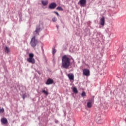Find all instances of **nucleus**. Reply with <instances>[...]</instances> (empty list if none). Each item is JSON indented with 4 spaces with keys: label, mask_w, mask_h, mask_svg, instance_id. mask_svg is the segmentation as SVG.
<instances>
[{
    "label": "nucleus",
    "mask_w": 126,
    "mask_h": 126,
    "mask_svg": "<svg viewBox=\"0 0 126 126\" xmlns=\"http://www.w3.org/2000/svg\"><path fill=\"white\" fill-rule=\"evenodd\" d=\"M63 112H64V115L65 116V115H66V112L64 111Z\"/></svg>",
    "instance_id": "a878e982"
},
{
    "label": "nucleus",
    "mask_w": 126,
    "mask_h": 126,
    "mask_svg": "<svg viewBox=\"0 0 126 126\" xmlns=\"http://www.w3.org/2000/svg\"><path fill=\"white\" fill-rule=\"evenodd\" d=\"M29 58L27 59V61L32 64L35 63V60L33 58L34 55L32 53H30L29 55Z\"/></svg>",
    "instance_id": "7ed1b4c3"
},
{
    "label": "nucleus",
    "mask_w": 126,
    "mask_h": 126,
    "mask_svg": "<svg viewBox=\"0 0 126 126\" xmlns=\"http://www.w3.org/2000/svg\"><path fill=\"white\" fill-rule=\"evenodd\" d=\"M94 102V97L89 100V102L87 103V106L88 108H91L92 106V103Z\"/></svg>",
    "instance_id": "39448f33"
},
{
    "label": "nucleus",
    "mask_w": 126,
    "mask_h": 126,
    "mask_svg": "<svg viewBox=\"0 0 126 126\" xmlns=\"http://www.w3.org/2000/svg\"><path fill=\"white\" fill-rule=\"evenodd\" d=\"M79 3L81 6H84L86 4V0H80Z\"/></svg>",
    "instance_id": "9d476101"
},
{
    "label": "nucleus",
    "mask_w": 126,
    "mask_h": 126,
    "mask_svg": "<svg viewBox=\"0 0 126 126\" xmlns=\"http://www.w3.org/2000/svg\"><path fill=\"white\" fill-rule=\"evenodd\" d=\"M38 43V41L37 39L35 38V36L33 37L31 41V46L34 48L36 46L37 43Z\"/></svg>",
    "instance_id": "20e7f679"
},
{
    "label": "nucleus",
    "mask_w": 126,
    "mask_h": 126,
    "mask_svg": "<svg viewBox=\"0 0 126 126\" xmlns=\"http://www.w3.org/2000/svg\"><path fill=\"white\" fill-rule=\"evenodd\" d=\"M56 52H57L56 50L55 49V48L53 47V49H52L53 55H54L56 53Z\"/></svg>",
    "instance_id": "a211bd4d"
},
{
    "label": "nucleus",
    "mask_w": 126,
    "mask_h": 126,
    "mask_svg": "<svg viewBox=\"0 0 126 126\" xmlns=\"http://www.w3.org/2000/svg\"><path fill=\"white\" fill-rule=\"evenodd\" d=\"M4 50L5 52L7 53H9L10 52V49L8 47H5Z\"/></svg>",
    "instance_id": "2eb2a0df"
},
{
    "label": "nucleus",
    "mask_w": 126,
    "mask_h": 126,
    "mask_svg": "<svg viewBox=\"0 0 126 126\" xmlns=\"http://www.w3.org/2000/svg\"><path fill=\"white\" fill-rule=\"evenodd\" d=\"M57 6V4L55 2H53V3H51L49 6V9H55Z\"/></svg>",
    "instance_id": "423d86ee"
},
{
    "label": "nucleus",
    "mask_w": 126,
    "mask_h": 126,
    "mask_svg": "<svg viewBox=\"0 0 126 126\" xmlns=\"http://www.w3.org/2000/svg\"><path fill=\"white\" fill-rule=\"evenodd\" d=\"M58 122H59V121H58V120H55V123H56V124H58Z\"/></svg>",
    "instance_id": "393cba45"
},
{
    "label": "nucleus",
    "mask_w": 126,
    "mask_h": 126,
    "mask_svg": "<svg viewBox=\"0 0 126 126\" xmlns=\"http://www.w3.org/2000/svg\"><path fill=\"white\" fill-rule=\"evenodd\" d=\"M62 66L63 68L67 69L71 64V59L66 55H64L62 57Z\"/></svg>",
    "instance_id": "f257e3e1"
},
{
    "label": "nucleus",
    "mask_w": 126,
    "mask_h": 126,
    "mask_svg": "<svg viewBox=\"0 0 126 126\" xmlns=\"http://www.w3.org/2000/svg\"><path fill=\"white\" fill-rule=\"evenodd\" d=\"M115 57V56H111V58L112 59V57Z\"/></svg>",
    "instance_id": "cd10ccee"
},
{
    "label": "nucleus",
    "mask_w": 126,
    "mask_h": 126,
    "mask_svg": "<svg viewBox=\"0 0 126 126\" xmlns=\"http://www.w3.org/2000/svg\"><path fill=\"white\" fill-rule=\"evenodd\" d=\"M41 3L43 6H46L48 3V0H42Z\"/></svg>",
    "instance_id": "ddd939ff"
},
{
    "label": "nucleus",
    "mask_w": 126,
    "mask_h": 126,
    "mask_svg": "<svg viewBox=\"0 0 126 126\" xmlns=\"http://www.w3.org/2000/svg\"><path fill=\"white\" fill-rule=\"evenodd\" d=\"M83 74L88 76L90 75V70L88 69H85L83 70Z\"/></svg>",
    "instance_id": "1a4fd4ad"
},
{
    "label": "nucleus",
    "mask_w": 126,
    "mask_h": 126,
    "mask_svg": "<svg viewBox=\"0 0 126 126\" xmlns=\"http://www.w3.org/2000/svg\"><path fill=\"white\" fill-rule=\"evenodd\" d=\"M68 77L71 80H73L74 79V75L72 74H69L68 75Z\"/></svg>",
    "instance_id": "4468645a"
},
{
    "label": "nucleus",
    "mask_w": 126,
    "mask_h": 126,
    "mask_svg": "<svg viewBox=\"0 0 126 126\" xmlns=\"http://www.w3.org/2000/svg\"><path fill=\"white\" fill-rule=\"evenodd\" d=\"M4 112V109H0V113H3Z\"/></svg>",
    "instance_id": "4be33fe9"
},
{
    "label": "nucleus",
    "mask_w": 126,
    "mask_h": 126,
    "mask_svg": "<svg viewBox=\"0 0 126 126\" xmlns=\"http://www.w3.org/2000/svg\"><path fill=\"white\" fill-rule=\"evenodd\" d=\"M26 97V95L25 94H23L22 97L23 98V99H24Z\"/></svg>",
    "instance_id": "5701e85b"
},
{
    "label": "nucleus",
    "mask_w": 126,
    "mask_h": 126,
    "mask_svg": "<svg viewBox=\"0 0 126 126\" xmlns=\"http://www.w3.org/2000/svg\"><path fill=\"white\" fill-rule=\"evenodd\" d=\"M73 91L74 93L77 94L78 93V91L76 87H74L73 89Z\"/></svg>",
    "instance_id": "dca6fc26"
},
{
    "label": "nucleus",
    "mask_w": 126,
    "mask_h": 126,
    "mask_svg": "<svg viewBox=\"0 0 126 126\" xmlns=\"http://www.w3.org/2000/svg\"><path fill=\"white\" fill-rule=\"evenodd\" d=\"M52 21L54 22H55L57 21V18L56 17H54L52 19Z\"/></svg>",
    "instance_id": "aec40b11"
},
{
    "label": "nucleus",
    "mask_w": 126,
    "mask_h": 126,
    "mask_svg": "<svg viewBox=\"0 0 126 126\" xmlns=\"http://www.w3.org/2000/svg\"><path fill=\"white\" fill-rule=\"evenodd\" d=\"M112 61H114V59H112Z\"/></svg>",
    "instance_id": "c85d7f7f"
},
{
    "label": "nucleus",
    "mask_w": 126,
    "mask_h": 126,
    "mask_svg": "<svg viewBox=\"0 0 126 126\" xmlns=\"http://www.w3.org/2000/svg\"><path fill=\"white\" fill-rule=\"evenodd\" d=\"M57 29H58V28H59V26H58V25H57Z\"/></svg>",
    "instance_id": "bb28decb"
},
{
    "label": "nucleus",
    "mask_w": 126,
    "mask_h": 126,
    "mask_svg": "<svg viewBox=\"0 0 126 126\" xmlns=\"http://www.w3.org/2000/svg\"><path fill=\"white\" fill-rule=\"evenodd\" d=\"M54 83V80L51 78H49L46 82V85H51Z\"/></svg>",
    "instance_id": "0eeeda50"
},
{
    "label": "nucleus",
    "mask_w": 126,
    "mask_h": 126,
    "mask_svg": "<svg viewBox=\"0 0 126 126\" xmlns=\"http://www.w3.org/2000/svg\"><path fill=\"white\" fill-rule=\"evenodd\" d=\"M44 28L43 23H40L39 25L36 27V30L34 32L33 34L35 35H38L39 32Z\"/></svg>",
    "instance_id": "f03ea898"
},
{
    "label": "nucleus",
    "mask_w": 126,
    "mask_h": 126,
    "mask_svg": "<svg viewBox=\"0 0 126 126\" xmlns=\"http://www.w3.org/2000/svg\"><path fill=\"white\" fill-rule=\"evenodd\" d=\"M1 122L3 124H6L7 123V120L5 118H3L1 119Z\"/></svg>",
    "instance_id": "f8f14e48"
},
{
    "label": "nucleus",
    "mask_w": 126,
    "mask_h": 126,
    "mask_svg": "<svg viewBox=\"0 0 126 126\" xmlns=\"http://www.w3.org/2000/svg\"><path fill=\"white\" fill-rule=\"evenodd\" d=\"M81 95H82V96H85V95H86V93H85V92H83L82 93Z\"/></svg>",
    "instance_id": "412c9836"
},
{
    "label": "nucleus",
    "mask_w": 126,
    "mask_h": 126,
    "mask_svg": "<svg viewBox=\"0 0 126 126\" xmlns=\"http://www.w3.org/2000/svg\"><path fill=\"white\" fill-rule=\"evenodd\" d=\"M54 13L56 14L58 16L60 15L58 12L55 11Z\"/></svg>",
    "instance_id": "b1692460"
},
{
    "label": "nucleus",
    "mask_w": 126,
    "mask_h": 126,
    "mask_svg": "<svg viewBox=\"0 0 126 126\" xmlns=\"http://www.w3.org/2000/svg\"><path fill=\"white\" fill-rule=\"evenodd\" d=\"M42 93H44V94H45V95H47H47H48V94H49L48 92L47 91H45V90H43L42 91Z\"/></svg>",
    "instance_id": "f3484780"
},
{
    "label": "nucleus",
    "mask_w": 126,
    "mask_h": 126,
    "mask_svg": "<svg viewBox=\"0 0 126 126\" xmlns=\"http://www.w3.org/2000/svg\"><path fill=\"white\" fill-rule=\"evenodd\" d=\"M96 122L98 124L101 123V119L100 115L97 118H96Z\"/></svg>",
    "instance_id": "9b49d317"
},
{
    "label": "nucleus",
    "mask_w": 126,
    "mask_h": 126,
    "mask_svg": "<svg viewBox=\"0 0 126 126\" xmlns=\"http://www.w3.org/2000/svg\"><path fill=\"white\" fill-rule=\"evenodd\" d=\"M100 25L102 26H104V24H105V17L104 16H102L100 20Z\"/></svg>",
    "instance_id": "6e6552de"
},
{
    "label": "nucleus",
    "mask_w": 126,
    "mask_h": 126,
    "mask_svg": "<svg viewBox=\"0 0 126 126\" xmlns=\"http://www.w3.org/2000/svg\"><path fill=\"white\" fill-rule=\"evenodd\" d=\"M57 9L59 11H63V9L61 6L58 7Z\"/></svg>",
    "instance_id": "6ab92c4d"
}]
</instances>
